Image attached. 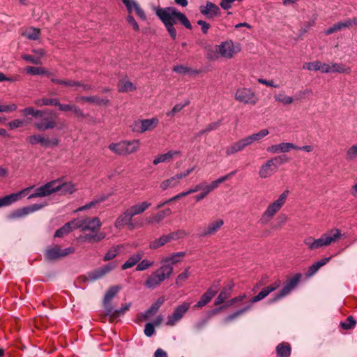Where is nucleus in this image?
Here are the masks:
<instances>
[{"instance_id":"nucleus-57","label":"nucleus","mask_w":357,"mask_h":357,"mask_svg":"<svg viewBox=\"0 0 357 357\" xmlns=\"http://www.w3.org/2000/svg\"><path fill=\"white\" fill-rule=\"evenodd\" d=\"M126 6L128 12L130 14L135 10L138 3L135 0H121Z\"/></svg>"},{"instance_id":"nucleus-26","label":"nucleus","mask_w":357,"mask_h":357,"mask_svg":"<svg viewBox=\"0 0 357 357\" xmlns=\"http://www.w3.org/2000/svg\"><path fill=\"white\" fill-rule=\"evenodd\" d=\"M75 100L77 102H88L98 105H106L109 103V100L100 98L98 96H77L75 98Z\"/></svg>"},{"instance_id":"nucleus-12","label":"nucleus","mask_w":357,"mask_h":357,"mask_svg":"<svg viewBox=\"0 0 357 357\" xmlns=\"http://www.w3.org/2000/svg\"><path fill=\"white\" fill-rule=\"evenodd\" d=\"M45 206V204H34L31 206H24L12 211L8 215L9 220H14L23 218L29 214L40 210Z\"/></svg>"},{"instance_id":"nucleus-27","label":"nucleus","mask_w":357,"mask_h":357,"mask_svg":"<svg viewBox=\"0 0 357 357\" xmlns=\"http://www.w3.org/2000/svg\"><path fill=\"white\" fill-rule=\"evenodd\" d=\"M143 255L144 253L142 252H137L135 254L130 256L129 258L121 266V269L126 270L128 268H132L135 265L137 266L138 263L142 259Z\"/></svg>"},{"instance_id":"nucleus-32","label":"nucleus","mask_w":357,"mask_h":357,"mask_svg":"<svg viewBox=\"0 0 357 357\" xmlns=\"http://www.w3.org/2000/svg\"><path fill=\"white\" fill-rule=\"evenodd\" d=\"M77 229L75 227V220L67 222L62 227L56 230L55 232V237H62L68 234H69L73 229Z\"/></svg>"},{"instance_id":"nucleus-30","label":"nucleus","mask_w":357,"mask_h":357,"mask_svg":"<svg viewBox=\"0 0 357 357\" xmlns=\"http://www.w3.org/2000/svg\"><path fill=\"white\" fill-rule=\"evenodd\" d=\"M26 141L29 144L31 145H36L38 144H40L44 146H49L50 145V139L48 138H45V137L40 135H33L29 136L26 138Z\"/></svg>"},{"instance_id":"nucleus-38","label":"nucleus","mask_w":357,"mask_h":357,"mask_svg":"<svg viewBox=\"0 0 357 357\" xmlns=\"http://www.w3.org/2000/svg\"><path fill=\"white\" fill-rule=\"evenodd\" d=\"M51 81H52V82H53L54 84L62 85L64 86L71 87V86H81L80 82L75 81L73 79H59V78L53 77L51 78Z\"/></svg>"},{"instance_id":"nucleus-46","label":"nucleus","mask_w":357,"mask_h":357,"mask_svg":"<svg viewBox=\"0 0 357 357\" xmlns=\"http://www.w3.org/2000/svg\"><path fill=\"white\" fill-rule=\"evenodd\" d=\"M34 104L38 107L45 105H59V100L56 98H40L36 100Z\"/></svg>"},{"instance_id":"nucleus-18","label":"nucleus","mask_w":357,"mask_h":357,"mask_svg":"<svg viewBox=\"0 0 357 357\" xmlns=\"http://www.w3.org/2000/svg\"><path fill=\"white\" fill-rule=\"evenodd\" d=\"M33 189V186L26 188L17 193H13L6 195L0 198V208L3 206H8L16 202L24 195H27L28 192Z\"/></svg>"},{"instance_id":"nucleus-21","label":"nucleus","mask_w":357,"mask_h":357,"mask_svg":"<svg viewBox=\"0 0 357 357\" xmlns=\"http://www.w3.org/2000/svg\"><path fill=\"white\" fill-rule=\"evenodd\" d=\"M234 287V284L233 282H230L227 285H225L222 289L218 297L215 298L214 301V305H219L225 303L227 301V299H228L231 296Z\"/></svg>"},{"instance_id":"nucleus-48","label":"nucleus","mask_w":357,"mask_h":357,"mask_svg":"<svg viewBox=\"0 0 357 357\" xmlns=\"http://www.w3.org/2000/svg\"><path fill=\"white\" fill-rule=\"evenodd\" d=\"M22 113L25 116L31 115L36 118H38L39 116H43L45 114V111L35 109L33 107H29L23 109L22 110Z\"/></svg>"},{"instance_id":"nucleus-24","label":"nucleus","mask_w":357,"mask_h":357,"mask_svg":"<svg viewBox=\"0 0 357 357\" xmlns=\"http://www.w3.org/2000/svg\"><path fill=\"white\" fill-rule=\"evenodd\" d=\"M224 222L222 219L216 220L213 222H211L208 224V225L205 227L202 233L200 234L201 236H208L213 235L217 232L218 229L221 228L223 225Z\"/></svg>"},{"instance_id":"nucleus-55","label":"nucleus","mask_w":357,"mask_h":357,"mask_svg":"<svg viewBox=\"0 0 357 357\" xmlns=\"http://www.w3.org/2000/svg\"><path fill=\"white\" fill-rule=\"evenodd\" d=\"M269 134L268 129H262L258 132L250 135L253 142H259Z\"/></svg>"},{"instance_id":"nucleus-36","label":"nucleus","mask_w":357,"mask_h":357,"mask_svg":"<svg viewBox=\"0 0 357 357\" xmlns=\"http://www.w3.org/2000/svg\"><path fill=\"white\" fill-rule=\"evenodd\" d=\"M277 355L278 357H289L291 354V346L288 343L282 342L276 347Z\"/></svg>"},{"instance_id":"nucleus-54","label":"nucleus","mask_w":357,"mask_h":357,"mask_svg":"<svg viewBox=\"0 0 357 357\" xmlns=\"http://www.w3.org/2000/svg\"><path fill=\"white\" fill-rule=\"evenodd\" d=\"M123 141L118 143H112L109 145L108 148L114 153L123 155Z\"/></svg>"},{"instance_id":"nucleus-37","label":"nucleus","mask_w":357,"mask_h":357,"mask_svg":"<svg viewBox=\"0 0 357 357\" xmlns=\"http://www.w3.org/2000/svg\"><path fill=\"white\" fill-rule=\"evenodd\" d=\"M105 234L104 232H100L96 234H87L81 237L84 241L89 243H97L105 238Z\"/></svg>"},{"instance_id":"nucleus-34","label":"nucleus","mask_w":357,"mask_h":357,"mask_svg":"<svg viewBox=\"0 0 357 357\" xmlns=\"http://www.w3.org/2000/svg\"><path fill=\"white\" fill-rule=\"evenodd\" d=\"M172 214V210L170 208H166L163 211L158 212V213L153 215V216L147 218L146 221L148 223H154V222H160L162 220H163L166 216H169Z\"/></svg>"},{"instance_id":"nucleus-47","label":"nucleus","mask_w":357,"mask_h":357,"mask_svg":"<svg viewBox=\"0 0 357 357\" xmlns=\"http://www.w3.org/2000/svg\"><path fill=\"white\" fill-rule=\"evenodd\" d=\"M40 33L39 29L29 27L25 30L23 33V36L29 40H36L39 38Z\"/></svg>"},{"instance_id":"nucleus-2","label":"nucleus","mask_w":357,"mask_h":357,"mask_svg":"<svg viewBox=\"0 0 357 357\" xmlns=\"http://www.w3.org/2000/svg\"><path fill=\"white\" fill-rule=\"evenodd\" d=\"M76 190L75 184L71 182L61 183L59 181L54 180L37 188L34 192L28 197V199L47 197L56 192H60L61 195H71Z\"/></svg>"},{"instance_id":"nucleus-64","label":"nucleus","mask_w":357,"mask_h":357,"mask_svg":"<svg viewBox=\"0 0 357 357\" xmlns=\"http://www.w3.org/2000/svg\"><path fill=\"white\" fill-rule=\"evenodd\" d=\"M173 71L181 74V75H185L190 72V69L188 68L187 66L179 65V66H175L173 68Z\"/></svg>"},{"instance_id":"nucleus-25","label":"nucleus","mask_w":357,"mask_h":357,"mask_svg":"<svg viewBox=\"0 0 357 357\" xmlns=\"http://www.w3.org/2000/svg\"><path fill=\"white\" fill-rule=\"evenodd\" d=\"M123 155H127L137 152L139 148V139L123 141Z\"/></svg>"},{"instance_id":"nucleus-53","label":"nucleus","mask_w":357,"mask_h":357,"mask_svg":"<svg viewBox=\"0 0 357 357\" xmlns=\"http://www.w3.org/2000/svg\"><path fill=\"white\" fill-rule=\"evenodd\" d=\"M105 310V314L106 315L109 317V319L112 321L114 319H116L118 317V312L116 310H114L112 306L110 305V303H103Z\"/></svg>"},{"instance_id":"nucleus-11","label":"nucleus","mask_w":357,"mask_h":357,"mask_svg":"<svg viewBox=\"0 0 357 357\" xmlns=\"http://www.w3.org/2000/svg\"><path fill=\"white\" fill-rule=\"evenodd\" d=\"M74 252L75 249L73 247L61 249L59 245H54L47 248L45 251V258L51 261L56 260L73 253Z\"/></svg>"},{"instance_id":"nucleus-63","label":"nucleus","mask_w":357,"mask_h":357,"mask_svg":"<svg viewBox=\"0 0 357 357\" xmlns=\"http://www.w3.org/2000/svg\"><path fill=\"white\" fill-rule=\"evenodd\" d=\"M356 325V321L351 316L347 317L345 322L341 323V326L344 329H350Z\"/></svg>"},{"instance_id":"nucleus-5","label":"nucleus","mask_w":357,"mask_h":357,"mask_svg":"<svg viewBox=\"0 0 357 357\" xmlns=\"http://www.w3.org/2000/svg\"><path fill=\"white\" fill-rule=\"evenodd\" d=\"M289 162L286 155H280L266 160L259 168V176L261 178H267L275 174L279 167Z\"/></svg>"},{"instance_id":"nucleus-16","label":"nucleus","mask_w":357,"mask_h":357,"mask_svg":"<svg viewBox=\"0 0 357 357\" xmlns=\"http://www.w3.org/2000/svg\"><path fill=\"white\" fill-rule=\"evenodd\" d=\"M219 289V282H214L206 292L201 297L200 300L194 305V308H201L205 306L212 298L217 294Z\"/></svg>"},{"instance_id":"nucleus-19","label":"nucleus","mask_w":357,"mask_h":357,"mask_svg":"<svg viewBox=\"0 0 357 357\" xmlns=\"http://www.w3.org/2000/svg\"><path fill=\"white\" fill-rule=\"evenodd\" d=\"M46 112L43 116H39L40 119L34 123V127L39 130L45 131L49 129H52L56 127V123L55 120L50 116H45Z\"/></svg>"},{"instance_id":"nucleus-62","label":"nucleus","mask_w":357,"mask_h":357,"mask_svg":"<svg viewBox=\"0 0 357 357\" xmlns=\"http://www.w3.org/2000/svg\"><path fill=\"white\" fill-rule=\"evenodd\" d=\"M220 121L211 123L208 124L204 130H201L199 134L202 135L205 132H208L212 130H216L220 126Z\"/></svg>"},{"instance_id":"nucleus-33","label":"nucleus","mask_w":357,"mask_h":357,"mask_svg":"<svg viewBox=\"0 0 357 357\" xmlns=\"http://www.w3.org/2000/svg\"><path fill=\"white\" fill-rule=\"evenodd\" d=\"M136 86L127 79H121L118 84V91L121 93H128L136 91Z\"/></svg>"},{"instance_id":"nucleus-58","label":"nucleus","mask_w":357,"mask_h":357,"mask_svg":"<svg viewBox=\"0 0 357 357\" xmlns=\"http://www.w3.org/2000/svg\"><path fill=\"white\" fill-rule=\"evenodd\" d=\"M119 248H112L109 249L107 252L105 254L104 257L105 261H109L113 259L118 254Z\"/></svg>"},{"instance_id":"nucleus-3","label":"nucleus","mask_w":357,"mask_h":357,"mask_svg":"<svg viewBox=\"0 0 357 357\" xmlns=\"http://www.w3.org/2000/svg\"><path fill=\"white\" fill-rule=\"evenodd\" d=\"M341 236V231L338 229H334L323 234L317 239L312 237L307 238L304 240V243L310 250H316L331 245L340 238Z\"/></svg>"},{"instance_id":"nucleus-29","label":"nucleus","mask_w":357,"mask_h":357,"mask_svg":"<svg viewBox=\"0 0 357 357\" xmlns=\"http://www.w3.org/2000/svg\"><path fill=\"white\" fill-rule=\"evenodd\" d=\"M151 204L146 201L137 203L135 205L131 206L128 209L130 211L132 216L143 213L146 209L151 206Z\"/></svg>"},{"instance_id":"nucleus-31","label":"nucleus","mask_w":357,"mask_h":357,"mask_svg":"<svg viewBox=\"0 0 357 357\" xmlns=\"http://www.w3.org/2000/svg\"><path fill=\"white\" fill-rule=\"evenodd\" d=\"M164 303L163 298H159L155 303L151 305V306L146 310L142 314V317L144 319H149L152 315L155 314L160 307V306Z\"/></svg>"},{"instance_id":"nucleus-51","label":"nucleus","mask_w":357,"mask_h":357,"mask_svg":"<svg viewBox=\"0 0 357 357\" xmlns=\"http://www.w3.org/2000/svg\"><path fill=\"white\" fill-rule=\"evenodd\" d=\"M227 180V176H221L219 178L212 181L211 183L207 184L205 183V186L206 187V188H208V190L212 192L213 190L216 189L220 184H221L222 183L225 182Z\"/></svg>"},{"instance_id":"nucleus-60","label":"nucleus","mask_w":357,"mask_h":357,"mask_svg":"<svg viewBox=\"0 0 357 357\" xmlns=\"http://www.w3.org/2000/svg\"><path fill=\"white\" fill-rule=\"evenodd\" d=\"M189 277L188 268L185 269L184 272L181 273L177 276L176 283L178 285H181Z\"/></svg>"},{"instance_id":"nucleus-13","label":"nucleus","mask_w":357,"mask_h":357,"mask_svg":"<svg viewBox=\"0 0 357 357\" xmlns=\"http://www.w3.org/2000/svg\"><path fill=\"white\" fill-rule=\"evenodd\" d=\"M190 307V304L187 302H184L182 304L178 305L174 310L173 313L168 316L167 325L173 326L178 321H179L184 314L187 312Z\"/></svg>"},{"instance_id":"nucleus-35","label":"nucleus","mask_w":357,"mask_h":357,"mask_svg":"<svg viewBox=\"0 0 357 357\" xmlns=\"http://www.w3.org/2000/svg\"><path fill=\"white\" fill-rule=\"evenodd\" d=\"M171 236L167 235H163L160 236L158 238L155 239L154 241H152L149 243V248L150 249L155 250L157 249L164 245H165L167 243L171 241Z\"/></svg>"},{"instance_id":"nucleus-56","label":"nucleus","mask_w":357,"mask_h":357,"mask_svg":"<svg viewBox=\"0 0 357 357\" xmlns=\"http://www.w3.org/2000/svg\"><path fill=\"white\" fill-rule=\"evenodd\" d=\"M280 153H287V152L290 151L291 149L296 150V148H297L296 145H295L293 143H290V142L280 143Z\"/></svg>"},{"instance_id":"nucleus-8","label":"nucleus","mask_w":357,"mask_h":357,"mask_svg":"<svg viewBox=\"0 0 357 357\" xmlns=\"http://www.w3.org/2000/svg\"><path fill=\"white\" fill-rule=\"evenodd\" d=\"M215 50L220 56L225 59H231L240 52L241 48L238 44H235L231 40H228L216 45Z\"/></svg>"},{"instance_id":"nucleus-61","label":"nucleus","mask_w":357,"mask_h":357,"mask_svg":"<svg viewBox=\"0 0 357 357\" xmlns=\"http://www.w3.org/2000/svg\"><path fill=\"white\" fill-rule=\"evenodd\" d=\"M22 58L26 61H29L31 63H33V64H36V65H38V64H41V60H40V57H35L33 56H31V55H29V54H24L22 56Z\"/></svg>"},{"instance_id":"nucleus-7","label":"nucleus","mask_w":357,"mask_h":357,"mask_svg":"<svg viewBox=\"0 0 357 357\" xmlns=\"http://www.w3.org/2000/svg\"><path fill=\"white\" fill-rule=\"evenodd\" d=\"M159 124L158 117L151 119H137L131 125L132 130L137 133L153 131Z\"/></svg>"},{"instance_id":"nucleus-43","label":"nucleus","mask_w":357,"mask_h":357,"mask_svg":"<svg viewBox=\"0 0 357 357\" xmlns=\"http://www.w3.org/2000/svg\"><path fill=\"white\" fill-rule=\"evenodd\" d=\"M121 287L119 286H112L105 293L103 303H109L111 300L116 295V294L119 291Z\"/></svg>"},{"instance_id":"nucleus-49","label":"nucleus","mask_w":357,"mask_h":357,"mask_svg":"<svg viewBox=\"0 0 357 357\" xmlns=\"http://www.w3.org/2000/svg\"><path fill=\"white\" fill-rule=\"evenodd\" d=\"M189 100H186L184 103H178L175 105L173 108L167 112V116L169 117H173L176 115V114L180 112L185 107L189 105Z\"/></svg>"},{"instance_id":"nucleus-9","label":"nucleus","mask_w":357,"mask_h":357,"mask_svg":"<svg viewBox=\"0 0 357 357\" xmlns=\"http://www.w3.org/2000/svg\"><path fill=\"white\" fill-rule=\"evenodd\" d=\"M234 96L237 101L246 105H255L258 102V98L255 92L250 88L241 87L237 89Z\"/></svg>"},{"instance_id":"nucleus-59","label":"nucleus","mask_w":357,"mask_h":357,"mask_svg":"<svg viewBox=\"0 0 357 357\" xmlns=\"http://www.w3.org/2000/svg\"><path fill=\"white\" fill-rule=\"evenodd\" d=\"M319 61L305 63L303 66V68L308 70L317 71V70H319Z\"/></svg>"},{"instance_id":"nucleus-42","label":"nucleus","mask_w":357,"mask_h":357,"mask_svg":"<svg viewBox=\"0 0 357 357\" xmlns=\"http://www.w3.org/2000/svg\"><path fill=\"white\" fill-rule=\"evenodd\" d=\"M331 73H351V68L342 63H332L331 65Z\"/></svg>"},{"instance_id":"nucleus-41","label":"nucleus","mask_w":357,"mask_h":357,"mask_svg":"<svg viewBox=\"0 0 357 357\" xmlns=\"http://www.w3.org/2000/svg\"><path fill=\"white\" fill-rule=\"evenodd\" d=\"M178 184V179L176 178V174L169 178L164 180L161 182L160 187L162 190H166L168 188H173Z\"/></svg>"},{"instance_id":"nucleus-1","label":"nucleus","mask_w":357,"mask_h":357,"mask_svg":"<svg viewBox=\"0 0 357 357\" xmlns=\"http://www.w3.org/2000/svg\"><path fill=\"white\" fill-rule=\"evenodd\" d=\"M155 14L165 24L172 39L176 38V31L174 27L176 20H178L186 29H192V25L187 17L174 7L157 8Z\"/></svg>"},{"instance_id":"nucleus-14","label":"nucleus","mask_w":357,"mask_h":357,"mask_svg":"<svg viewBox=\"0 0 357 357\" xmlns=\"http://www.w3.org/2000/svg\"><path fill=\"white\" fill-rule=\"evenodd\" d=\"M132 215L128 209H126L121 215H120L115 221L114 225L116 228H121L128 226L129 229H133L135 227H141L142 224L137 225L132 221Z\"/></svg>"},{"instance_id":"nucleus-15","label":"nucleus","mask_w":357,"mask_h":357,"mask_svg":"<svg viewBox=\"0 0 357 357\" xmlns=\"http://www.w3.org/2000/svg\"><path fill=\"white\" fill-rule=\"evenodd\" d=\"M301 279V275L296 274L293 278L287 280L283 288L275 296L274 301H278L282 298L289 294L290 292L297 286Z\"/></svg>"},{"instance_id":"nucleus-50","label":"nucleus","mask_w":357,"mask_h":357,"mask_svg":"<svg viewBox=\"0 0 357 357\" xmlns=\"http://www.w3.org/2000/svg\"><path fill=\"white\" fill-rule=\"evenodd\" d=\"M25 70L28 74L32 75H50L44 68L41 67L28 66L26 68Z\"/></svg>"},{"instance_id":"nucleus-22","label":"nucleus","mask_w":357,"mask_h":357,"mask_svg":"<svg viewBox=\"0 0 357 357\" xmlns=\"http://www.w3.org/2000/svg\"><path fill=\"white\" fill-rule=\"evenodd\" d=\"M181 151L177 150H170L168 152L158 155L153 160V164L157 165L159 163L169 162L173 158L179 156Z\"/></svg>"},{"instance_id":"nucleus-28","label":"nucleus","mask_w":357,"mask_h":357,"mask_svg":"<svg viewBox=\"0 0 357 357\" xmlns=\"http://www.w3.org/2000/svg\"><path fill=\"white\" fill-rule=\"evenodd\" d=\"M185 253L184 252H178L173 253L172 255L162 259V266L172 265V266L173 267V265L179 262L181 260V259L185 257Z\"/></svg>"},{"instance_id":"nucleus-10","label":"nucleus","mask_w":357,"mask_h":357,"mask_svg":"<svg viewBox=\"0 0 357 357\" xmlns=\"http://www.w3.org/2000/svg\"><path fill=\"white\" fill-rule=\"evenodd\" d=\"M75 227L81 229L83 231L89 230L97 231L100 228L102 224L98 218H84L82 219H75Z\"/></svg>"},{"instance_id":"nucleus-17","label":"nucleus","mask_w":357,"mask_h":357,"mask_svg":"<svg viewBox=\"0 0 357 357\" xmlns=\"http://www.w3.org/2000/svg\"><path fill=\"white\" fill-rule=\"evenodd\" d=\"M199 9V12L208 19H213L221 15L220 8L211 1H207L205 5L200 6Z\"/></svg>"},{"instance_id":"nucleus-20","label":"nucleus","mask_w":357,"mask_h":357,"mask_svg":"<svg viewBox=\"0 0 357 357\" xmlns=\"http://www.w3.org/2000/svg\"><path fill=\"white\" fill-rule=\"evenodd\" d=\"M280 280H277L271 285L264 287L257 295H256L251 299V303H257L263 300L266 296H268L271 292L276 290L280 286Z\"/></svg>"},{"instance_id":"nucleus-4","label":"nucleus","mask_w":357,"mask_h":357,"mask_svg":"<svg viewBox=\"0 0 357 357\" xmlns=\"http://www.w3.org/2000/svg\"><path fill=\"white\" fill-rule=\"evenodd\" d=\"M289 193V190L284 191L276 200L267 206L259 219L261 225H267L271 221L286 203Z\"/></svg>"},{"instance_id":"nucleus-6","label":"nucleus","mask_w":357,"mask_h":357,"mask_svg":"<svg viewBox=\"0 0 357 357\" xmlns=\"http://www.w3.org/2000/svg\"><path fill=\"white\" fill-rule=\"evenodd\" d=\"M172 273L173 267L172 265L161 266L148 277L144 285L149 289H154L166 279H168Z\"/></svg>"},{"instance_id":"nucleus-45","label":"nucleus","mask_w":357,"mask_h":357,"mask_svg":"<svg viewBox=\"0 0 357 357\" xmlns=\"http://www.w3.org/2000/svg\"><path fill=\"white\" fill-rule=\"evenodd\" d=\"M345 158L347 161H353L357 158V142L347 149Z\"/></svg>"},{"instance_id":"nucleus-39","label":"nucleus","mask_w":357,"mask_h":357,"mask_svg":"<svg viewBox=\"0 0 357 357\" xmlns=\"http://www.w3.org/2000/svg\"><path fill=\"white\" fill-rule=\"evenodd\" d=\"M273 98L276 102L283 105H289L294 102V98L291 96H289L283 92L275 94Z\"/></svg>"},{"instance_id":"nucleus-40","label":"nucleus","mask_w":357,"mask_h":357,"mask_svg":"<svg viewBox=\"0 0 357 357\" xmlns=\"http://www.w3.org/2000/svg\"><path fill=\"white\" fill-rule=\"evenodd\" d=\"M244 149L241 140L236 142L235 143L228 146L225 149V153L227 156L234 155L238 152H240Z\"/></svg>"},{"instance_id":"nucleus-44","label":"nucleus","mask_w":357,"mask_h":357,"mask_svg":"<svg viewBox=\"0 0 357 357\" xmlns=\"http://www.w3.org/2000/svg\"><path fill=\"white\" fill-rule=\"evenodd\" d=\"M252 307V304H248L246 306H245L242 309H240L238 310H237L236 312H234L233 314L227 316L225 319V322L226 323H228L232 320H234V319H236V317L241 316V314H244L245 312H248V310H250Z\"/></svg>"},{"instance_id":"nucleus-52","label":"nucleus","mask_w":357,"mask_h":357,"mask_svg":"<svg viewBox=\"0 0 357 357\" xmlns=\"http://www.w3.org/2000/svg\"><path fill=\"white\" fill-rule=\"evenodd\" d=\"M154 264V261H151V260H149V259H143L138 263L137 266H136V271H145L148 268H149L150 267L153 266V265Z\"/></svg>"},{"instance_id":"nucleus-23","label":"nucleus","mask_w":357,"mask_h":357,"mask_svg":"<svg viewBox=\"0 0 357 357\" xmlns=\"http://www.w3.org/2000/svg\"><path fill=\"white\" fill-rule=\"evenodd\" d=\"M115 267H116L115 263L113 262V263L108 264L96 270L95 271L89 274L90 280H96L99 278H101L105 275H106L107 273H108L111 271H112Z\"/></svg>"}]
</instances>
